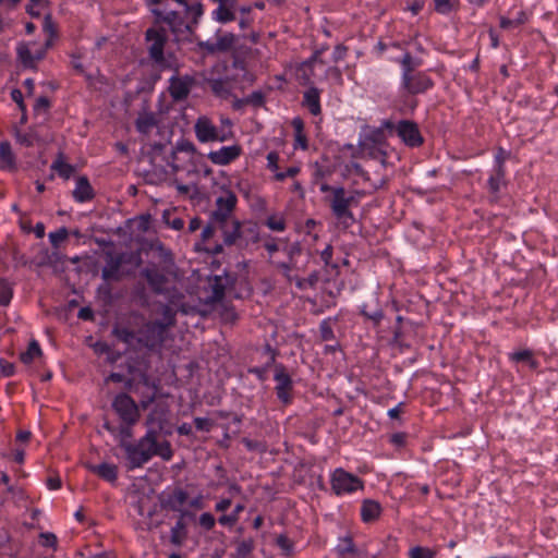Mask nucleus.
I'll return each instance as SVG.
<instances>
[{"label":"nucleus","instance_id":"obj_3","mask_svg":"<svg viewBox=\"0 0 558 558\" xmlns=\"http://www.w3.org/2000/svg\"><path fill=\"white\" fill-rule=\"evenodd\" d=\"M258 226L252 221L241 222L238 219L231 220V229L222 231L223 243L227 246L236 245L240 250L247 248L250 244L259 242L260 235Z\"/></svg>","mask_w":558,"mask_h":558},{"label":"nucleus","instance_id":"obj_48","mask_svg":"<svg viewBox=\"0 0 558 558\" xmlns=\"http://www.w3.org/2000/svg\"><path fill=\"white\" fill-rule=\"evenodd\" d=\"M13 290L5 279H0V305L7 306L11 302Z\"/></svg>","mask_w":558,"mask_h":558},{"label":"nucleus","instance_id":"obj_38","mask_svg":"<svg viewBox=\"0 0 558 558\" xmlns=\"http://www.w3.org/2000/svg\"><path fill=\"white\" fill-rule=\"evenodd\" d=\"M43 354L41 348L39 343L33 339L28 343V348L25 352H22L20 355V360L24 364H31L35 357H38Z\"/></svg>","mask_w":558,"mask_h":558},{"label":"nucleus","instance_id":"obj_10","mask_svg":"<svg viewBox=\"0 0 558 558\" xmlns=\"http://www.w3.org/2000/svg\"><path fill=\"white\" fill-rule=\"evenodd\" d=\"M111 408L122 423L136 424L141 412L135 400L126 392H119L111 402Z\"/></svg>","mask_w":558,"mask_h":558},{"label":"nucleus","instance_id":"obj_8","mask_svg":"<svg viewBox=\"0 0 558 558\" xmlns=\"http://www.w3.org/2000/svg\"><path fill=\"white\" fill-rule=\"evenodd\" d=\"M222 195L216 199V209L210 214L211 221H217L218 228L223 231L231 225L230 215L235 209L238 197L230 189L222 186Z\"/></svg>","mask_w":558,"mask_h":558},{"label":"nucleus","instance_id":"obj_28","mask_svg":"<svg viewBox=\"0 0 558 558\" xmlns=\"http://www.w3.org/2000/svg\"><path fill=\"white\" fill-rule=\"evenodd\" d=\"M50 168L64 180H69L75 172V167L65 161L64 154L62 151L58 153L57 158L52 161Z\"/></svg>","mask_w":558,"mask_h":558},{"label":"nucleus","instance_id":"obj_9","mask_svg":"<svg viewBox=\"0 0 558 558\" xmlns=\"http://www.w3.org/2000/svg\"><path fill=\"white\" fill-rule=\"evenodd\" d=\"M330 484L333 494L337 496L364 489V481L342 468H338L332 472Z\"/></svg>","mask_w":558,"mask_h":558},{"label":"nucleus","instance_id":"obj_27","mask_svg":"<svg viewBox=\"0 0 558 558\" xmlns=\"http://www.w3.org/2000/svg\"><path fill=\"white\" fill-rule=\"evenodd\" d=\"M211 287V294L208 296V303L221 302L225 298L226 291L228 290L223 277L221 275H215L208 278Z\"/></svg>","mask_w":558,"mask_h":558},{"label":"nucleus","instance_id":"obj_7","mask_svg":"<svg viewBox=\"0 0 558 558\" xmlns=\"http://www.w3.org/2000/svg\"><path fill=\"white\" fill-rule=\"evenodd\" d=\"M166 325L162 320H150L138 330L136 342L149 351L160 349L166 339Z\"/></svg>","mask_w":558,"mask_h":558},{"label":"nucleus","instance_id":"obj_58","mask_svg":"<svg viewBox=\"0 0 558 558\" xmlns=\"http://www.w3.org/2000/svg\"><path fill=\"white\" fill-rule=\"evenodd\" d=\"M167 145L163 143H155L151 145L150 151L148 153L150 163L153 166L155 165V161L158 157H161L163 154V150L166 149Z\"/></svg>","mask_w":558,"mask_h":558},{"label":"nucleus","instance_id":"obj_32","mask_svg":"<svg viewBox=\"0 0 558 558\" xmlns=\"http://www.w3.org/2000/svg\"><path fill=\"white\" fill-rule=\"evenodd\" d=\"M17 59L25 69H36V60L33 52L29 50L28 45L21 43L16 47Z\"/></svg>","mask_w":558,"mask_h":558},{"label":"nucleus","instance_id":"obj_49","mask_svg":"<svg viewBox=\"0 0 558 558\" xmlns=\"http://www.w3.org/2000/svg\"><path fill=\"white\" fill-rule=\"evenodd\" d=\"M337 551L339 555L344 556L348 554H355L356 548L353 542V538L351 536H345L340 539V543L337 546Z\"/></svg>","mask_w":558,"mask_h":558},{"label":"nucleus","instance_id":"obj_23","mask_svg":"<svg viewBox=\"0 0 558 558\" xmlns=\"http://www.w3.org/2000/svg\"><path fill=\"white\" fill-rule=\"evenodd\" d=\"M383 512L381 505L374 499H364L361 506V519L364 523L377 521Z\"/></svg>","mask_w":558,"mask_h":558},{"label":"nucleus","instance_id":"obj_47","mask_svg":"<svg viewBox=\"0 0 558 558\" xmlns=\"http://www.w3.org/2000/svg\"><path fill=\"white\" fill-rule=\"evenodd\" d=\"M436 551L429 547L414 546L409 550V558H435Z\"/></svg>","mask_w":558,"mask_h":558},{"label":"nucleus","instance_id":"obj_50","mask_svg":"<svg viewBox=\"0 0 558 558\" xmlns=\"http://www.w3.org/2000/svg\"><path fill=\"white\" fill-rule=\"evenodd\" d=\"M319 336L322 341H330L336 339L333 329L330 324V318L324 319L319 324Z\"/></svg>","mask_w":558,"mask_h":558},{"label":"nucleus","instance_id":"obj_2","mask_svg":"<svg viewBox=\"0 0 558 558\" xmlns=\"http://www.w3.org/2000/svg\"><path fill=\"white\" fill-rule=\"evenodd\" d=\"M402 68L401 87L409 95L425 94L435 86L433 78L424 71H416L420 61H415L410 52L400 60Z\"/></svg>","mask_w":558,"mask_h":558},{"label":"nucleus","instance_id":"obj_55","mask_svg":"<svg viewBox=\"0 0 558 558\" xmlns=\"http://www.w3.org/2000/svg\"><path fill=\"white\" fill-rule=\"evenodd\" d=\"M43 31L50 37H58V27L52 20L51 13L44 16Z\"/></svg>","mask_w":558,"mask_h":558},{"label":"nucleus","instance_id":"obj_57","mask_svg":"<svg viewBox=\"0 0 558 558\" xmlns=\"http://www.w3.org/2000/svg\"><path fill=\"white\" fill-rule=\"evenodd\" d=\"M198 523L205 531H211L215 527L216 519L210 512H204L199 515Z\"/></svg>","mask_w":558,"mask_h":558},{"label":"nucleus","instance_id":"obj_25","mask_svg":"<svg viewBox=\"0 0 558 558\" xmlns=\"http://www.w3.org/2000/svg\"><path fill=\"white\" fill-rule=\"evenodd\" d=\"M87 468L90 472L109 483H114L118 480V466L116 464L102 462L98 465L89 464Z\"/></svg>","mask_w":558,"mask_h":558},{"label":"nucleus","instance_id":"obj_44","mask_svg":"<svg viewBox=\"0 0 558 558\" xmlns=\"http://www.w3.org/2000/svg\"><path fill=\"white\" fill-rule=\"evenodd\" d=\"M146 8L153 15V24H156V12H165L169 7V0H144Z\"/></svg>","mask_w":558,"mask_h":558},{"label":"nucleus","instance_id":"obj_41","mask_svg":"<svg viewBox=\"0 0 558 558\" xmlns=\"http://www.w3.org/2000/svg\"><path fill=\"white\" fill-rule=\"evenodd\" d=\"M111 333L121 342L125 344H131L135 338V331L132 329H129L128 327H122L116 325L112 328Z\"/></svg>","mask_w":558,"mask_h":558},{"label":"nucleus","instance_id":"obj_62","mask_svg":"<svg viewBox=\"0 0 558 558\" xmlns=\"http://www.w3.org/2000/svg\"><path fill=\"white\" fill-rule=\"evenodd\" d=\"M194 425H195L196 429L208 433L214 427V422L206 417H195Z\"/></svg>","mask_w":558,"mask_h":558},{"label":"nucleus","instance_id":"obj_64","mask_svg":"<svg viewBox=\"0 0 558 558\" xmlns=\"http://www.w3.org/2000/svg\"><path fill=\"white\" fill-rule=\"evenodd\" d=\"M174 148L178 150V151H184V153H189V154H195L196 153V147L195 145L189 141V140H181L177 143V145L174 146Z\"/></svg>","mask_w":558,"mask_h":558},{"label":"nucleus","instance_id":"obj_6","mask_svg":"<svg viewBox=\"0 0 558 558\" xmlns=\"http://www.w3.org/2000/svg\"><path fill=\"white\" fill-rule=\"evenodd\" d=\"M383 126L389 132H395L408 147L415 148L424 144V137L415 121L400 120L395 123L390 120H386L384 121Z\"/></svg>","mask_w":558,"mask_h":558},{"label":"nucleus","instance_id":"obj_26","mask_svg":"<svg viewBox=\"0 0 558 558\" xmlns=\"http://www.w3.org/2000/svg\"><path fill=\"white\" fill-rule=\"evenodd\" d=\"M168 412L169 410L163 405H156L146 416L145 425L146 426H157L159 429H165L166 424L168 423Z\"/></svg>","mask_w":558,"mask_h":558},{"label":"nucleus","instance_id":"obj_17","mask_svg":"<svg viewBox=\"0 0 558 558\" xmlns=\"http://www.w3.org/2000/svg\"><path fill=\"white\" fill-rule=\"evenodd\" d=\"M141 276L146 279L154 294L163 295L167 293L165 286L168 282V278L165 274L160 272L156 266L142 269Z\"/></svg>","mask_w":558,"mask_h":558},{"label":"nucleus","instance_id":"obj_42","mask_svg":"<svg viewBox=\"0 0 558 558\" xmlns=\"http://www.w3.org/2000/svg\"><path fill=\"white\" fill-rule=\"evenodd\" d=\"M150 451H154V456H159L162 460L169 461L173 456L171 444L168 440L157 442V446L149 447Z\"/></svg>","mask_w":558,"mask_h":558},{"label":"nucleus","instance_id":"obj_22","mask_svg":"<svg viewBox=\"0 0 558 558\" xmlns=\"http://www.w3.org/2000/svg\"><path fill=\"white\" fill-rule=\"evenodd\" d=\"M72 196L77 203H86L95 197V191L86 175H80L77 178Z\"/></svg>","mask_w":558,"mask_h":558},{"label":"nucleus","instance_id":"obj_12","mask_svg":"<svg viewBox=\"0 0 558 558\" xmlns=\"http://www.w3.org/2000/svg\"><path fill=\"white\" fill-rule=\"evenodd\" d=\"M217 40L216 43L211 41H197V48L201 51H204L205 54L214 56L217 53H227L234 50V45L238 40V36L233 33H222L221 29H217L216 32Z\"/></svg>","mask_w":558,"mask_h":558},{"label":"nucleus","instance_id":"obj_24","mask_svg":"<svg viewBox=\"0 0 558 558\" xmlns=\"http://www.w3.org/2000/svg\"><path fill=\"white\" fill-rule=\"evenodd\" d=\"M302 106L307 108V110L313 116L320 114V92L317 87L311 86L307 90L304 92Z\"/></svg>","mask_w":558,"mask_h":558},{"label":"nucleus","instance_id":"obj_13","mask_svg":"<svg viewBox=\"0 0 558 558\" xmlns=\"http://www.w3.org/2000/svg\"><path fill=\"white\" fill-rule=\"evenodd\" d=\"M195 85L196 80L193 75L185 74L181 76L174 73L169 80L168 93L174 101H182L189 97Z\"/></svg>","mask_w":558,"mask_h":558},{"label":"nucleus","instance_id":"obj_52","mask_svg":"<svg viewBox=\"0 0 558 558\" xmlns=\"http://www.w3.org/2000/svg\"><path fill=\"white\" fill-rule=\"evenodd\" d=\"M245 101L254 108L263 107L266 101L265 94L262 90H254L245 97Z\"/></svg>","mask_w":558,"mask_h":558},{"label":"nucleus","instance_id":"obj_39","mask_svg":"<svg viewBox=\"0 0 558 558\" xmlns=\"http://www.w3.org/2000/svg\"><path fill=\"white\" fill-rule=\"evenodd\" d=\"M245 509L244 505L243 504H238L234 509L232 510V512H230L229 514H221L219 518H218V522L219 524L223 525V526H228V527H232L236 524V522L239 521V518H240V513Z\"/></svg>","mask_w":558,"mask_h":558},{"label":"nucleus","instance_id":"obj_35","mask_svg":"<svg viewBox=\"0 0 558 558\" xmlns=\"http://www.w3.org/2000/svg\"><path fill=\"white\" fill-rule=\"evenodd\" d=\"M210 90L213 94L220 98H228L231 95L230 87L228 86V80L211 78L208 80Z\"/></svg>","mask_w":558,"mask_h":558},{"label":"nucleus","instance_id":"obj_56","mask_svg":"<svg viewBox=\"0 0 558 558\" xmlns=\"http://www.w3.org/2000/svg\"><path fill=\"white\" fill-rule=\"evenodd\" d=\"M137 377H138V383H141L142 385H144L147 388L153 389V391H156V392L158 391V389H159L158 381L153 379L148 375L146 369L140 371Z\"/></svg>","mask_w":558,"mask_h":558},{"label":"nucleus","instance_id":"obj_11","mask_svg":"<svg viewBox=\"0 0 558 558\" xmlns=\"http://www.w3.org/2000/svg\"><path fill=\"white\" fill-rule=\"evenodd\" d=\"M274 379L276 381L275 392L277 399L283 405L291 404L293 401L294 383L286 365L282 363L275 365Z\"/></svg>","mask_w":558,"mask_h":558},{"label":"nucleus","instance_id":"obj_31","mask_svg":"<svg viewBox=\"0 0 558 558\" xmlns=\"http://www.w3.org/2000/svg\"><path fill=\"white\" fill-rule=\"evenodd\" d=\"M157 125L158 119L154 112L140 113L135 120L136 131L142 134H148Z\"/></svg>","mask_w":558,"mask_h":558},{"label":"nucleus","instance_id":"obj_53","mask_svg":"<svg viewBox=\"0 0 558 558\" xmlns=\"http://www.w3.org/2000/svg\"><path fill=\"white\" fill-rule=\"evenodd\" d=\"M265 225L272 231H284L286 230V220L282 217H277L275 215L269 216L266 219Z\"/></svg>","mask_w":558,"mask_h":558},{"label":"nucleus","instance_id":"obj_5","mask_svg":"<svg viewBox=\"0 0 558 558\" xmlns=\"http://www.w3.org/2000/svg\"><path fill=\"white\" fill-rule=\"evenodd\" d=\"M145 40L151 43L148 47L149 59L161 70L174 72V65L166 60L165 47L169 40L168 31L165 26L149 27L145 32Z\"/></svg>","mask_w":558,"mask_h":558},{"label":"nucleus","instance_id":"obj_34","mask_svg":"<svg viewBox=\"0 0 558 558\" xmlns=\"http://www.w3.org/2000/svg\"><path fill=\"white\" fill-rule=\"evenodd\" d=\"M161 432H163L166 435L171 434L170 430L159 429V427L154 426V425L147 426L146 434L143 437H141L137 441H140L141 445H143L145 447L146 446H148V447L157 446L158 436Z\"/></svg>","mask_w":558,"mask_h":558},{"label":"nucleus","instance_id":"obj_1","mask_svg":"<svg viewBox=\"0 0 558 558\" xmlns=\"http://www.w3.org/2000/svg\"><path fill=\"white\" fill-rule=\"evenodd\" d=\"M184 9V15L177 10L167 9L165 12H156L155 27L168 26L177 45L192 44L199 40L196 28L204 14V5L201 1L179 3Z\"/></svg>","mask_w":558,"mask_h":558},{"label":"nucleus","instance_id":"obj_33","mask_svg":"<svg viewBox=\"0 0 558 558\" xmlns=\"http://www.w3.org/2000/svg\"><path fill=\"white\" fill-rule=\"evenodd\" d=\"M186 537V523L182 518H179L174 526L171 527L170 542L173 545L181 546Z\"/></svg>","mask_w":558,"mask_h":558},{"label":"nucleus","instance_id":"obj_51","mask_svg":"<svg viewBox=\"0 0 558 558\" xmlns=\"http://www.w3.org/2000/svg\"><path fill=\"white\" fill-rule=\"evenodd\" d=\"M68 235H69V231L65 227H61L57 231L50 232L49 240H50L51 245L54 248H58L60 243L62 241H64L68 238Z\"/></svg>","mask_w":558,"mask_h":558},{"label":"nucleus","instance_id":"obj_16","mask_svg":"<svg viewBox=\"0 0 558 558\" xmlns=\"http://www.w3.org/2000/svg\"><path fill=\"white\" fill-rule=\"evenodd\" d=\"M106 266L101 270V278L106 281H120L122 274L120 272L121 266L126 263L125 254H116L112 251L105 252Z\"/></svg>","mask_w":558,"mask_h":558},{"label":"nucleus","instance_id":"obj_43","mask_svg":"<svg viewBox=\"0 0 558 558\" xmlns=\"http://www.w3.org/2000/svg\"><path fill=\"white\" fill-rule=\"evenodd\" d=\"M459 5V0H434V9L437 13L447 15Z\"/></svg>","mask_w":558,"mask_h":558},{"label":"nucleus","instance_id":"obj_54","mask_svg":"<svg viewBox=\"0 0 558 558\" xmlns=\"http://www.w3.org/2000/svg\"><path fill=\"white\" fill-rule=\"evenodd\" d=\"M161 315L163 317V325H166V330L169 327L175 325V311L170 305H162Z\"/></svg>","mask_w":558,"mask_h":558},{"label":"nucleus","instance_id":"obj_46","mask_svg":"<svg viewBox=\"0 0 558 558\" xmlns=\"http://www.w3.org/2000/svg\"><path fill=\"white\" fill-rule=\"evenodd\" d=\"M276 544L281 549L283 556L291 557L293 555L294 544L287 535L280 534L276 538Z\"/></svg>","mask_w":558,"mask_h":558},{"label":"nucleus","instance_id":"obj_40","mask_svg":"<svg viewBox=\"0 0 558 558\" xmlns=\"http://www.w3.org/2000/svg\"><path fill=\"white\" fill-rule=\"evenodd\" d=\"M135 424L122 423L118 427L117 437L119 438V447L124 448L125 445H132L130 441L133 438V426Z\"/></svg>","mask_w":558,"mask_h":558},{"label":"nucleus","instance_id":"obj_63","mask_svg":"<svg viewBox=\"0 0 558 558\" xmlns=\"http://www.w3.org/2000/svg\"><path fill=\"white\" fill-rule=\"evenodd\" d=\"M51 107V101L46 96H40L36 99V102L34 105V112L39 113L41 110L48 111Z\"/></svg>","mask_w":558,"mask_h":558},{"label":"nucleus","instance_id":"obj_14","mask_svg":"<svg viewBox=\"0 0 558 558\" xmlns=\"http://www.w3.org/2000/svg\"><path fill=\"white\" fill-rule=\"evenodd\" d=\"M123 450L125 452L128 470L142 468L154 457V451H150L149 447L146 448L141 445L140 441L132 445H125Z\"/></svg>","mask_w":558,"mask_h":558},{"label":"nucleus","instance_id":"obj_37","mask_svg":"<svg viewBox=\"0 0 558 558\" xmlns=\"http://www.w3.org/2000/svg\"><path fill=\"white\" fill-rule=\"evenodd\" d=\"M293 281L300 290H306L308 288L314 289L319 281V271L313 270L306 278L294 276Z\"/></svg>","mask_w":558,"mask_h":558},{"label":"nucleus","instance_id":"obj_18","mask_svg":"<svg viewBox=\"0 0 558 558\" xmlns=\"http://www.w3.org/2000/svg\"><path fill=\"white\" fill-rule=\"evenodd\" d=\"M495 169L494 173L489 177L487 184L489 193L493 194L496 198H498V194L500 192V187L506 185V168H505V159L501 154H497L495 156Z\"/></svg>","mask_w":558,"mask_h":558},{"label":"nucleus","instance_id":"obj_36","mask_svg":"<svg viewBox=\"0 0 558 558\" xmlns=\"http://www.w3.org/2000/svg\"><path fill=\"white\" fill-rule=\"evenodd\" d=\"M236 544L234 558H248L255 548V542L252 537L242 541L235 539Z\"/></svg>","mask_w":558,"mask_h":558},{"label":"nucleus","instance_id":"obj_20","mask_svg":"<svg viewBox=\"0 0 558 558\" xmlns=\"http://www.w3.org/2000/svg\"><path fill=\"white\" fill-rule=\"evenodd\" d=\"M218 3V8L213 11V19L219 23L226 24L235 20V10L238 0H211Z\"/></svg>","mask_w":558,"mask_h":558},{"label":"nucleus","instance_id":"obj_45","mask_svg":"<svg viewBox=\"0 0 558 558\" xmlns=\"http://www.w3.org/2000/svg\"><path fill=\"white\" fill-rule=\"evenodd\" d=\"M232 68L243 71V78L248 83H253L255 77L246 70V62L243 58L239 57L235 52L232 54Z\"/></svg>","mask_w":558,"mask_h":558},{"label":"nucleus","instance_id":"obj_29","mask_svg":"<svg viewBox=\"0 0 558 558\" xmlns=\"http://www.w3.org/2000/svg\"><path fill=\"white\" fill-rule=\"evenodd\" d=\"M0 169L16 170V159L9 142L0 143Z\"/></svg>","mask_w":558,"mask_h":558},{"label":"nucleus","instance_id":"obj_4","mask_svg":"<svg viewBox=\"0 0 558 558\" xmlns=\"http://www.w3.org/2000/svg\"><path fill=\"white\" fill-rule=\"evenodd\" d=\"M325 201L343 229L350 228L355 222L354 215L350 209L352 205L359 204L354 194L347 195L343 186H337L333 194L326 197Z\"/></svg>","mask_w":558,"mask_h":558},{"label":"nucleus","instance_id":"obj_21","mask_svg":"<svg viewBox=\"0 0 558 558\" xmlns=\"http://www.w3.org/2000/svg\"><path fill=\"white\" fill-rule=\"evenodd\" d=\"M194 130L195 135L201 143L216 142L217 128L210 122L209 119L205 117L198 118Z\"/></svg>","mask_w":558,"mask_h":558},{"label":"nucleus","instance_id":"obj_19","mask_svg":"<svg viewBox=\"0 0 558 558\" xmlns=\"http://www.w3.org/2000/svg\"><path fill=\"white\" fill-rule=\"evenodd\" d=\"M242 147L238 144L221 147L219 150L210 151L208 159L219 166H227L238 159L242 155Z\"/></svg>","mask_w":558,"mask_h":558},{"label":"nucleus","instance_id":"obj_59","mask_svg":"<svg viewBox=\"0 0 558 558\" xmlns=\"http://www.w3.org/2000/svg\"><path fill=\"white\" fill-rule=\"evenodd\" d=\"M169 217H170L169 210H165L163 214H162V218H163L165 222L169 227H171L173 230H178L179 231V230L183 229L184 221H183L182 218L177 217V218L170 220Z\"/></svg>","mask_w":558,"mask_h":558},{"label":"nucleus","instance_id":"obj_30","mask_svg":"<svg viewBox=\"0 0 558 558\" xmlns=\"http://www.w3.org/2000/svg\"><path fill=\"white\" fill-rule=\"evenodd\" d=\"M508 357L511 362L526 364L531 369H536L539 366V362L534 357V353L530 349L511 352L508 354Z\"/></svg>","mask_w":558,"mask_h":558},{"label":"nucleus","instance_id":"obj_60","mask_svg":"<svg viewBox=\"0 0 558 558\" xmlns=\"http://www.w3.org/2000/svg\"><path fill=\"white\" fill-rule=\"evenodd\" d=\"M223 277L225 284L228 290H233L238 283L239 276L236 272H231L228 270H223L221 275Z\"/></svg>","mask_w":558,"mask_h":558},{"label":"nucleus","instance_id":"obj_61","mask_svg":"<svg viewBox=\"0 0 558 558\" xmlns=\"http://www.w3.org/2000/svg\"><path fill=\"white\" fill-rule=\"evenodd\" d=\"M156 399H157V392L156 391H153L151 393H143L142 398L140 400V403H137L138 411L141 409L142 410H147L150 407V404L155 402Z\"/></svg>","mask_w":558,"mask_h":558},{"label":"nucleus","instance_id":"obj_15","mask_svg":"<svg viewBox=\"0 0 558 558\" xmlns=\"http://www.w3.org/2000/svg\"><path fill=\"white\" fill-rule=\"evenodd\" d=\"M160 508L168 511L179 512L182 506L189 500V494L180 486H175L169 492H162L158 496Z\"/></svg>","mask_w":558,"mask_h":558}]
</instances>
